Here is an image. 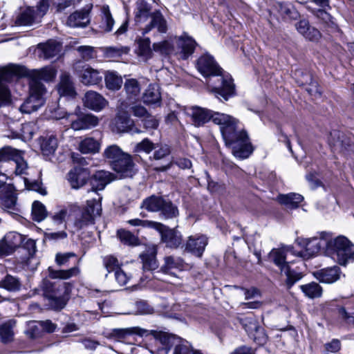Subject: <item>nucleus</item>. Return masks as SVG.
I'll return each instance as SVG.
<instances>
[{"instance_id": "obj_1", "label": "nucleus", "mask_w": 354, "mask_h": 354, "mask_svg": "<svg viewBox=\"0 0 354 354\" xmlns=\"http://www.w3.org/2000/svg\"><path fill=\"white\" fill-rule=\"evenodd\" d=\"M212 122L219 126L225 145L237 158H248L253 152V147L247 131L239 126L235 118L220 112L213 115Z\"/></svg>"}, {"instance_id": "obj_2", "label": "nucleus", "mask_w": 354, "mask_h": 354, "mask_svg": "<svg viewBox=\"0 0 354 354\" xmlns=\"http://www.w3.org/2000/svg\"><path fill=\"white\" fill-rule=\"evenodd\" d=\"M196 67L205 77H219L218 80L219 84L210 85L209 82L207 83L217 98L222 97L224 100H227L228 97L233 94L234 88L232 78L225 77L223 74V69L212 55L207 53L201 55L197 60Z\"/></svg>"}, {"instance_id": "obj_3", "label": "nucleus", "mask_w": 354, "mask_h": 354, "mask_svg": "<svg viewBox=\"0 0 354 354\" xmlns=\"http://www.w3.org/2000/svg\"><path fill=\"white\" fill-rule=\"evenodd\" d=\"M288 254L297 256L296 252L292 246H283L279 248L272 249L269 254L270 261H272L281 270L282 274L286 277V285L288 289L299 281L303 277L301 272L295 270L290 266L289 263L286 261Z\"/></svg>"}, {"instance_id": "obj_4", "label": "nucleus", "mask_w": 354, "mask_h": 354, "mask_svg": "<svg viewBox=\"0 0 354 354\" xmlns=\"http://www.w3.org/2000/svg\"><path fill=\"white\" fill-rule=\"evenodd\" d=\"M324 254L339 265L346 266L354 261V244L344 236H338L334 239L329 236Z\"/></svg>"}, {"instance_id": "obj_5", "label": "nucleus", "mask_w": 354, "mask_h": 354, "mask_svg": "<svg viewBox=\"0 0 354 354\" xmlns=\"http://www.w3.org/2000/svg\"><path fill=\"white\" fill-rule=\"evenodd\" d=\"M48 90L40 81L30 78L29 96L20 106L22 113H30L37 111L46 102Z\"/></svg>"}, {"instance_id": "obj_6", "label": "nucleus", "mask_w": 354, "mask_h": 354, "mask_svg": "<svg viewBox=\"0 0 354 354\" xmlns=\"http://www.w3.org/2000/svg\"><path fill=\"white\" fill-rule=\"evenodd\" d=\"M49 8V3L39 2L35 10L28 7L22 10L17 16L15 23L19 26H32L39 23L41 19L46 15Z\"/></svg>"}, {"instance_id": "obj_7", "label": "nucleus", "mask_w": 354, "mask_h": 354, "mask_svg": "<svg viewBox=\"0 0 354 354\" xmlns=\"http://www.w3.org/2000/svg\"><path fill=\"white\" fill-rule=\"evenodd\" d=\"M102 211L101 204L99 201L93 199L87 201L86 206L82 213L76 217L74 226L80 230L88 225L94 223L95 218L100 216Z\"/></svg>"}, {"instance_id": "obj_8", "label": "nucleus", "mask_w": 354, "mask_h": 354, "mask_svg": "<svg viewBox=\"0 0 354 354\" xmlns=\"http://www.w3.org/2000/svg\"><path fill=\"white\" fill-rule=\"evenodd\" d=\"M17 189L13 184H8L0 191V207L9 214L19 212Z\"/></svg>"}, {"instance_id": "obj_9", "label": "nucleus", "mask_w": 354, "mask_h": 354, "mask_svg": "<svg viewBox=\"0 0 354 354\" xmlns=\"http://www.w3.org/2000/svg\"><path fill=\"white\" fill-rule=\"evenodd\" d=\"M328 241L329 235L326 232L322 233L320 238L306 239L303 243L305 250L296 252L297 256L303 258H310L320 252L322 249H323L324 252V249L327 248V243Z\"/></svg>"}, {"instance_id": "obj_10", "label": "nucleus", "mask_w": 354, "mask_h": 354, "mask_svg": "<svg viewBox=\"0 0 354 354\" xmlns=\"http://www.w3.org/2000/svg\"><path fill=\"white\" fill-rule=\"evenodd\" d=\"M312 3L319 8L310 7L311 12L325 27L334 28L335 23L333 18L328 12L330 9L329 0H312Z\"/></svg>"}, {"instance_id": "obj_11", "label": "nucleus", "mask_w": 354, "mask_h": 354, "mask_svg": "<svg viewBox=\"0 0 354 354\" xmlns=\"http://www.w3.org/2000/svg\"><path fill=\"white\" fill-rule=\"evenodd\" d=\"M24 240L25 238L16 232L7 233L0 241V257L12 254Z\"/></svg>"}, {"instance_id": "obj_12", "label": "nucleus", "mask_w": 354, "mask_h": 354, "mask_svg": "<svg viewBox=\"0 0 354 354\" xmlns=\"http://www.w3.org/2000/svg\"><path fill=\"white\" fill-rule=\"evenodd\" d=\"M207 244L208 238L205 235H191L184 245L185 251L197 257H201Z\"/></svg>"}, {"instance_id": "obj_13", "label": "nucleus", "mask_w": 354, "mask_h": 354, "mask_svg": "<svg viewBox=\"0 0 354 354\" xmlns=\"http://www.w3.org/2000/svg\"><path fill=\"white\" fill-rule=\"evenodd\" d=\"M160 226L156 225L155 230L160 232L161 241L165 243L167 247L177 248L182 242V236L175 229H170L165 225L159 223Z\"/></svg>"}, {"instance_id": "obj_14", "label": "nucleus", "mask_w": 354, "mask_h": 354, "mask_svg": "<svg viewBox=\"0 0 354 354\" xmlns=\"http://www.w3.org/2000/svg\"><path fill=\"white\" fill-rule=\"evenodd\" d=\"M328 141L334 151L346 153L351 147V138L337 130L330 132Z\"/></svg>"}, {"instance_id": "obj_15", "label": "nucleus", "mask_w": 354, "mask_h": 354, "mask_svg": "<svg viewBox=\"0 0 354 354\" xmlns=\"http://www.w3.org/2000/svg\"><path fill=\"white\" fill-rule=\"evenodd\" d=\"M112 169L118 174L121 178L132 177L135 173V164L132 160L130 154L126 153L118 161H115L113 164Z\"/></svg>"}, {"instance_id": "obj_16", "label": "nucleus", "mask_w": 354, "mask_h": 354, "mask_svg": "<svg viewBox=\"0 0 354 354\" xmlns=\"http://www.w3.org/2000/svg\"><path fill=\"white\" fill-rule=\"evenodd\" d=\"M87 169L76 167L71 169L68 174V180L73 189H79L86 184L89 178Z\"/></svg>"}, {"instance_id": "obj_17", "label": "nucleus", "mask_w": 354, "mask_h": 354, "mask_svg": "<svg viewBox=\"0 0 354 354\" xmlns=\"http://www.w3.org/2000/svg\"><path fill=\"white\" fill-rule=\"evenodd\" d=\"M98 123V118L93 114H80L76 120L72 121L71 127L74 131L86 130L96 127Z\"/></svg>"}, {"instance_id": "obj_18", "label": "nucleus", "mask_w": 354, "mask_h": 354, "mask_svg": "<svg viewBox=\"0 0 354 354\" xmlns=\"http://www.w3.org/2000/svg\"><path fill=\"white\" fill-rule=\"evenodd\" d=\"M83 101L85 106L96 111H101L107 104V101L102 95L93 91L85 93Z\"/></svg>"}, {"instance_id": "obj_19", "label": "nucleus", "mask_w": 354, "mask_h": 354, "mask_svg": "<svg viewBox=\"0 0 354 354\" xmlns=\"http://www.w3.org/2000/svg\"><path fill=\"white\" fill-rule=\"evenodd\" d=\"M80 78L81 82L87 86L97 85L102 80L100 71L88 65H85L82 67L80 73Z\"/></svg>"}, {"instance_id": "obj_20", "label": "nucleus", "mask_w": 354, "mask_h": 354, "mask_svg": "<svg viewBox=\"0 0 354 354\" xmlns=\"http://www.w3.org/2000/svg\"><path fill=\"white\" fill-rule=\"evenodd\" d=\"M215 111L212 110L196 106L191 109L189 114L194 124L196 127H200L209 122L210 120H213V115Z\"/></svg>"}, {"instance_id": "obj_21", "label": "nucleus", "mask_w": 354, "mask_h": 354, "mask_svg": "<svg viewBox=\"0 0 354 354\" xmlns=\"http://www.w3.org/2000/svg\"><path fill=\"white\" fill-rule=\"evenodd\" d=\"M28 75L30 78H33L40 82L43 80L46 82H50L55 79L57 70L53 66H47L40 69L32 70L28 72Z\"/></svg>"}, {"instance_id": "obj_22", "label": "nucleus", "mask_w": 354, "mask_h": 354, "mask_svg": "<svg viewBox=\"0 0 354 354\" xmlns=\"http://www.w3.org/2000/svg\"><path fill=\"white\" fill-rule=\"evenodd\" d=\"M40 287L44 292V295L46 298L56 295H62L66 289V283L52 282L48 279H44Z\"/></svg>"}, {"instance_id": "obj_23", "label": "nucleus", "mask_w": 354, "mask_h": 354, "mask_svg": "<svg viewBox=\"0 0 354 354\" xmlns=\"http://www.w3.org/2000/svg\"><path fill=\"white\" fill-rule=\"evenodd\" d=\"M340 268L334 266L317 270L314 273L315 277L321 282L331 283L339 279Z\"/></svg>"}, {"instance_id": "obj_24", "label": "nucleus", "mask_w": 354, "mask_h": 354, "mask_svg": "<svg viewBox=\"0 0 354 354\" xmlns=\"http://www.w3.org/2000/svg\"><path fill=\"white\" fill-rule=\"evenodd\" d=\"M177 44L181 49L178 55L179 58L183 59H186L191 55L194 53L196 46L194 39L186 34H184L178 38Z\"/></svg>"}, {"instance_id": "obj_25", "label": "nucleus", "mask_w": 354, "mask_h": 354, "mask_svg": "<svg viewBox=\"0 0 354 354\" xmlns=\"http://www.w3.org/2000/svg\"><path fill=\"white\" fill-rule=\"evenodd\" d=\"M24 67L16 64H9L0 68V83L10 82L14 77L24 75Z\"/></svg>"}, {"instance_id": "obj_26", "label": "nucleus", "mask_w": 354, "mask_h": 354, "mask_svg": "<svg viewBox=\"0 0 354 354\" xmlns=\"http://www.w3.org/2000/svg\"><path fill=\"white\" fill-rule=\"evenodd\" d=\"M151 21L144 28V33L149 32L152 28H156L158 32L165 33L167 31V22L163 15L159 10H156L149 16Z\"/></svg>"}, {"instance_id": "obj_27", "label": "nucleus", "mask_w": 354, "mask_h": 354, "mask_svg": "<svg viewBox=\"0 0 354 354\" xmlns=\"http://www.w3.org/2000/svg\"><path fill=\"white\" fill-rule=\"evenodd\" d=\"M57 90L60 96L74 97L77 94L71 77L66 73L61 75Z\"/></svg>"}, {"instance_id": "obj_28", "label": "nucleus", "mask_w": 354, "mask_h": 354, "mask_svg": "<svg viewBox=\"0 0 354 354\" xmlns=\"http://www.w3.org/2000/svg\"><path fill=\"white\" fill-rule=\"evenodd\" d=\"M272 10L284 20L297 19L299 17L297 10L290 3L277 2L274 4Z\"/></svg>"}, {"instance_id": "obj_29", "label": "nucleus", "mask_w": 354, "mask_h": 354, "mask_svg": "<svg viewBox=\"0 0 354 354\" xmlns=\"http://www.w3.org/2000/svg\"><path fill=\"white\" fill-rule=\"evenodd\" d=\"M38 49L40 50L39 57L46 59L57 56L61 51V45L55 41H48L45 44H39Z\"/></svg>"}, {"instance_id": "obj_30", "label": "nucleus", "mask_w": 354, "mask_h": 354, "mask_svg": "<svg viewBox=\"0 0 354 354\" xmlns=\"http://www.w3.org/2000/svg\"><path fill=\"white\" fill-rule=\"evenodd\" d=\"M90 22L88 10L76 11L71 14L67 19V25L72 28L85 27Z\"/></svg>"}, {"instance_id": "obj_31", "label": "nucleus", "mask_w": 354, "mask_h": 354, "mask_svg": "<svg viewBox=\"0 0 354 354\" xmlns=\"http://www.w3.org/2000/svg\"><path fill=\"white\" fill-rule=\"evenodd\" d=\"M140 330L138 328H114L107 333L106 337L111 340L122 342L132 334L138 333L142 335V333H140Z\"/></svg>"}, {"instance_id": "obj_32", "label": "nucleus", "mask_w": 354, "mask_h": 354, "mask_svg": "<svg viewBox=\"0 0 354 354\" xmlns=\"http://www.w3.org/2000/svg\"><path fill=\"white\" fill-rule=\"evenodd\" d=\"M40 149L42 154L49 156L54 153L58 146L57 139L55 136H46L39 139Z\"/></svg>"}, {"instance_id": "obj_33", "label": "nucleus", "mask_w": 354, "mask_h": 354, "mask_svg": "<svg viewBox=\"0 0 354 354\" xmlns=\"http://www.w3.org/2000/svg\"><path fill=\"white\" fill-rule=\"evenodd\" d=\"M142 100L145 104L159 106L161 102L159 86L157 84H149L143 94Z\"/></svg>"}, {"instance_id": "obj_34", "label": "nucleus", "mask_w": 354, "mask_h": 354, "mask_svg": "<svg viewBox=\"0 0 354 354\" xmlns=\"http://www.w3.org/2000/svg\"><path fill=\"white\" fill-rule=\"evenodd\" d=\"M102 20L100 22V29L105 32H109L113 30L115 21L112 17L109 6L104 5L101 7Z\"/></svg>"}, {"instance_id": "obj_35", "label": "nucleus", "mask_w": 354, "mask_h": 354, "mask_svg": "<svg viewBox=\"0 0 354 354\" xmlns=\"http://www.w3.org/2000/svg\"><path fill=\"white\" fill-rule=\"evenodd\" d=\"M151 6L144 0H138L136 3L135 20L136 22L145 21L151 14Z\"/></svg>"}, {"instance_id": "obj_36", "label": "nucleus", "mask_w": 354, "mask_h": 354, "mask_svg": "<svg viewBox=\"0 0 354 354\" xmlns=\"http://www.w3.org/2000/svg\"><path fill=\"white\" fill-rule=\"evenodd\" d=\"M67 214L66 209H61L58 212L55 213L51 220V223L46 228L48 231H53L57 230H66L67 226L65 221V218Z\"/></svg>"}, {"instance_id": "obj_37", "label": "nucleus", "mask_w": 354, "mask_h": 354, "mask_svg": "<svg viewBox=\"0 0 354 354\" xmlns=\"http://www.w3.org/2000/svg\"><path fill=\"white\" fill-rule=\"evenodd\" d=\"M277 200L281 204L293 209L299 206V204L304 200V197L299 194L290 193L288 194H279L277 196Z\"/></svg>"}, {"instance_id": "obj_38", "label": "nucleus", "mask_w": 354, "mask_h": 354, "mask_svg": "<svg viewBox=\"0 0 354 354\" xmlns=\"http://www.w3.org/2000/svg\"><path fill=\"white\" fill-rule=\"evenodd\" d=\"M113 124L118 132H125L130 129L133 122L129 115L126 112L122 111L117 114L114 119Z\"/></svg>"}, {"instance_id": "obj_39", "label": "nucleus", "mask_w": 354, "mask_h": 354, "mask_svg": "<svg viewBox=\"0 0 354 354\" xmlns=\"http://www.w3.org/2000/svg\"><path fill=\"white\" fill-rule=\"evenodd\" d=\"M112 174L106 171H98L93 176V185L95 189L102 190L105 186L112 181Z\"/></svg>"}, {"instance_id": "obj_40", "label": "nucleus", "mask_w": 354, "mask_h": 354, "mask_svg": "<svg viewBox=\"0 0 354 354\" xmlns=\"http://www.w3.org/2000/svg\"><path fill=\"white\" fill-rule=\"evenodd\" d=\"M48 276L51 279H68L72 277L77 276L80 270L78 267H73L68 270H54L49 267L48 269Z\"/></svg>"}, {"instance_id": "obj_41", "label": "nucleus", "mask_w": 354, "mask_h": 354, "mask_svg": "<svg viewBox=\"0 0 354 354\" xmlns=\"http://www.w3.org/2000/svg\"><path fill=\"white\" fill-rule=\"evenodd\" d=\"M125 153L126 152L123 151L119 146L111 145L104 149L103 156L111 163L112 167L115 161H118Z\"/></svg>"}, {"instance_id": "obj_42", "label": "nucleus", "mask_w": 354, "mask_h": 354, "mask_svg": "<svg viewBox=\"0 0 354 354\" xmlns=\"http://www.w3.org/2000/svg\"><path fill=\"white\" fill-rule=\"evenodd\" d=\"M100 142L93 138H86L79 144V150L82 153H95L100 151Z\"/></svg>"}, {"instance_id": "obj_43", "label": "nucleus", "mask_w": 354, "mask_h": 354, "mask_svg": "<svg viewBox=\"0 0 354 354\" xmlns=\"http://www.w3.org/2000/svg\"><path fill=\"white\" fill-rule=\"evenodd\" d=\"M104 56L109 59H118L123 55L129 53L130 48L127 46H106L102 48Z\"/></svg>"}, {"instance_id": "obj_44", "label": "nucleus", "mask_w": 354, "mask_h": 354, "mask_svg": "<svg viewBox=\"0 0 354 354\" xmlns=\"http://www.w3.org/2000/svg\"><path fill=\"white\" fill-rule=\"evenodd\" d=\"M106 87L111 91L119 90L123 83L121 76L114 71H108L104 76Z\"/></svg>"}, {"instance_id": "obj_45", "label": "nucleus", "mask_w": 354, "mask_h": 354, "mask_svg": "<svg viewBox=\"0 0 354 354\" xmlns=\"http://www.w3.org/2000/svg\"><path fill=\"white\" fill-rule=\"evenodd\" d=\"M164 261L161 270L165 273H169L172 269L181 270L184 266V260L178 257L167 256L164 258Z\"/></svg>"}, {"instance_id": "obj_46", "label": "nucleus", "mask_w": 354, "mask_h": 354, "mask_svg": "<svg viewBox=\"0 0 354 354\" xmlns=\"http://www.w3.org/2000/svg\"><path fill=\"white\" fill-rule=\"evenodd\" d=\"M302 292L310 299L319 298L322 295V288L316 282H311L300 286Z\"/></svg>"}, {"instance_id": "obj_47", "label": "nucleus", "mask_w": 354, "mask_h": 354, "mask_svg": "<svg viewBox=\"0 0 354 354\" xmlns=\"http://www.w3.org/2000/svg\"><path fill=\"white\" fill-rule=\"evenodd\" d=\"M21 281L17 277L7 274L0 281V288L9 292H17L21 289Z\"/></svg>"}, {"instance_id": "obj_48", "label": "nucleus", "mask_w": 354, "mask_h": 354, "mask_svg": "<svg viewBox=\"0 0 354 354\" xmlns=\"http://www.w3.org/2000/svg\"><path fill=\"white\" fill-rule=\"evenodd\" d=\"M151 41L149 38H140L138 39L137 54L143 60L147 61L152 57V50L150 46Z\"/></svg>"}, {"instance_id": "obj_49", "label": "nucleus", "mask_w": 354, "mask_h": 354, "mask_svg": "<svg viewBox=\"0 0 354 354\" xmlns=\"http://www.w3.org/2000/svg\"><path fill=\"white\" fill-rule=\"evenodd\" d=\"M164 201L162 197L151 196L143 201L141 207L149 212H158L164 204Z\"/></svg>"}, {"instance_id": "obj_50", "label": "nucleus", "mask_w": 354, "mask_h": 354, "mask_svg": "<svg viewBox=\"0 0 354 354\" xmlns=\"http://www.w3.org/2000/svg\"><path fill=\"white\" fill-rule=\"evenodd\" d=\"M15 322L9 320L0 326V340L3 343H8L13 339V327Z\"/></svg>"}, {"instance_id": "obj_51", "label": "nucleus", "mask_w": 354, "mask_h": 354, "mask_svg": "<svg viewBox=\"0 0 354 354\" xmlns=\"http://www.w3.org/2000/svg\"><path fill=\"white\" fill-rule=\"evenodd\" d=\"M153 50L156 53H159L162 55L177 54L175 51L174 44L168 40L154 43L153 44Z\"/></svg>"}, {"instance_id": "obj_52", "label": "nucleus", "mask_w": 354, "mask_h": 354, "mask_svg": "<svg viewBox=\"0 0 354 354\" xmlns=\"http://www.w3.org/2000/svg\"><path fill=\"white\" fill-rule=\"evenodd\" d=\"M142 262V268L145 270H153L158 268V262L156 257V252L143 253L140 255Z\"/></svg>"}, {"instance_id": "obj_53", "label": "nucleus", "mask_w": 354, "mask_h": 354, "mask_svg": "<svg viewBox=\"0 0 354 354\" xmlns=\"http://www.w3.org/2000/svg\"><path fill=\"white\" fill-rule=\"evenodd\" d=\"M124 89L130 99H136L140 93V85L136 79H128L124 83Z\"/></svg>"}, {"instance_id": "obj_54", "label": "nucleus", "mask_w": 354, "mask_h": 354, "mask_svg": "<svg viewBox=\"0 0 354 354\" xmlns=\"http://www.w3.org/2000/svg\"><path fill=\"white\" fill-rule=\"evenodd\" d=\"M118 236L122 243L128 245H138L140 243L139 239L131 232L125 230H119Z\"/></svg>"}, {"instance_id": "obj_55", "label": "nucleus", "mask_w": 354, "mask_h": 354, "mask_svg": "<svg viewBox=\"0 0 354 354\" xmlns=\"http://www.w3.org/2000/svg\"><path fill=\"white\" fill-rule=\"evenodd\" d=\"M32 215L34 221L37 222L43 221L47 216L45 206L39 201H35L32 205Z\"/></svg>"}, {"instance_id": "obj_56", "label": "nucleus", "mask_w": 354, "mask_h": 354, "mask_svg": "<svg viewBox=\"0 0 354 354\" xmlns=\"http://www.w3.org/2000/svg\"><path fill=\"white\" fill-rule=\"evenodd\" d=\"M20 151L10 146H5L0 149V163L12 161Z\"/></svg>"}, {"instance_id": "obj_57", "label": "nucleus", "mask_w": 354, "mask_h": 354, "mask_svg": "<svg viewBox=\"0 0 354 354\" xmlns=\"http://www.w3.org/2000/svg\"><path fill=\"white\" fill-rule=\"evenodd\" d=\"M294 77L299 86H307L313 78L311 73L302 68L296 69L294 72Z\"/></svg>"}, {"instance_id": "obj_58", "label": "nucleus", "mask_w": 354, "mask_h": 354, "mask_svg": "<svg viewBox=\"0 0 354 354\" xmlns=\"http://www.w3.org/2000/svg\"><path fill=\"white\" fill-rule=\"evenodd\" d=\"M153 333H156V337L158 339L164 346H165V348H169L172 345L175 344L176 342V343H178L180 339L175 335H169L166 333H157L156 331H153Z\"/></svg>"}, {"instance_id": "obj_59", "label": "nucleus", "mask_w": 354, "mask_h": 354, "mask_svg": "<svg viewBox=\"0 0 354 354\" xmlns=\"http://www.w3.org/2000/svg\"><path fill=\"white\" fill-rule=\"evenodd\" d=\"M160 208V212L166 218H172L178 215L177 207L171 201L165 200Z\"/></svg>"}, {"instance_id": "obj_60", "label": "nucleus", "mask_w": 354, "mask_h": 354, "mask_svg": "<svg viewBox=\"0 0 354 354\" xmlns=\"http://www.w3.org/2000/svg\"><path fill=\"white\" fill-rule=\"evenodd\" d=\"M13 163L15 166L14 173L16 175H23L26 174L28 169V164L23 158V152L21 151L19 152L17 157L13 160Z\"/></svg>"}, {"instance_id": "obj_61", "label": "nucleus", "mask_w": 354, "mask_h": 354, "mask_svg": "<svg viewBox=\"0 0 354 354\" xmlns=\"http://www.w3.org/2000/svg\"><path fill=\"white\" fill-rule=\"evenodd\" d=\"M243 327L248 334H252L259 330V326L257 319L253 317H247L241 320Z\"/></svg>"}, {"instance_id": "obj_62", "label": "nucleus", "mask_w": 354, "mask_h": 354, "mask_svg": "<svg viewBox=\"0 0 354 354\" xmlns=\"http://www.w3.org/2000/svg\"><path fill=\"white\" fill-rule=\"evenodd\" d=\"M157 147V145L153 143L149 139L145 138L136 145L135 151H143L148 154L150 152H151L153 149H156Z\"/></svg>"}, {"instance_id": "obj_63", "label": "nucleus", "mask_w": 354, "mask_h": 354, "mask_svg": "<svg viewBox=\"0 0 354 354\" xmlns=\"http://www.w3.org/2000/svg\"><path fill=\"white\" fill-rule=\"evenodd\" d=\"M47 299V305L49 306V308L55 310H59L62 309L66 305V301L62 295L53 296L48 297Z\"/></svg>"}, {"instance_id": "obj_64", "label": "nucleus", "mask_w": 354, "mask_h": 354, "mask_svg": "<svg viewBox=\"0 0 354 354\" xmlns=\"http://www.w3.org/2000/svg\"><path fill=\"white\" fill-rule=\"evenodd\" d=\"M192 351V346L187 341L180 339L179 342L175 344L173 354H191Z\"/></svg>"}]
</instances>
